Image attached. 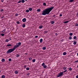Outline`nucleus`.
I'll list each match as a JSON object with an SVG mask.
<instances>
[{
  "instance_id": "1",
  "label": "nucleus",
  "mask_w": 78,
  "mask_h": 78,
  "mask_svg": "<svg viewBox=\"0 0 78 78\" xmlns=\"http://www.w3.org/2000/svg\"><path fill=\"white\" fill-rule=\"evenodd\" d=\"M54 8V6H52L49 8L46 9L45 10H44L42 13V15L45 16L46 14H49L51 11Z\"/></svg>"
},
{
  "instance_id": "2",
  "label": "nucleus",
  "mask_w": 78,
  "mask_h": 78,
  "mask_svg": "<svg viewBox=\"0 0 78 78\" xmlns=\"http://www.w3.org/2000/svg\"><path fill=\"white\" fill-rule=\"evenodd\" d=\"M16 45L15 46L13 47V50H14V51H15V50H16V48H18L19 47H20V45H21V43L20 42H19V43H16Z\"/></svg>"
},
{
  "instance_id": "3",
  "label": "nucleus",
  "mask_w": 78,
  "mask_h": 78,
  "mask_svg": "<svg viewBox=\"0 0 78 78\" xmlns=\"http://www.w3.org/2000/svg\"><path fill=\"white\" fill-rule=\"evenodd\" d=\"M14 51V49H10L8 50V51L6 52V53L8 54V53H12V51Z\"/></svg>"
},
{
  "instance_id": "4",
  "label": "nucleus",
  "mask_w": 78,
  "mask_h": 78,
  "mask_svg": "<svg viewBox=\"0 0 78 78\" xmlns=\"http://www.w3.org/2000/svg\"><path fill=\"white\" fill-rule=\"evenodd\" d=\"M63 75V72H61L57 75V77H61V76Z\"/></svg>"
},
{
  "instance_id": "5",
  "label": "nucleus",
  "mask_w": 78,
  "mask_h": 78,
  "mask_svg": "<svg viewBox=\"0 0 78 78\" xmlns=\"http://www.w3.org/2000/svg\"><path fill=\"white\" fill-rule=\"evenodd\" d=\"M26 20H27V19L25 18H23L22 20V21L23 22H25Z\"/></svg>"
},
{
  "instance_id": "6",
  "label": "nucleus",
  "mask_w": 78,
  "mask_h": 78,
  "mask_svg": "<svg viewBox=\"0 0 78 78\" xmlns=\"http://www.w3.org/2000/svg\"><path fill=\"white\" fill-rule=\"evenodd\" d=\"M42 28H43V26L41 25L39 27V29H41Z\"/></svg>"
},
{
  "instance_id": "7",
  "label": "nucleus",
  "mask_w": 78,
  "mask_h": 78,
  "mask_svg": "<svg viewBox=\"0 0 78 78\" xmlns=\"http://www.w3.org/2000/svg\"><path fill=\"white\" fill-rule=\"evenodd\" d=\"M10 46H12V44H7V47H10Z\"/></svg>"
},
{
  "instance_id": "8",
  "label": "nucleus",
  "mask_w": 78,
  "mask_h": 78,
  "mask_svg": "<svg viewBox=\"0 0 78 78\" xmlns=\"http://www.w3.org/2000/svg\"><path fill=\"white\" fill-rule=\"evenodd\" d=\"M14 73L15 74H18L19 72L17 70H16L15 71Z\"/></svg>"
},
{
  "instance_id": "9",
  "label": "nucleus",
  "mask_w": 78,
  "mask_h": 78,
  "mask_svg": "<svg viewBox=\"0 0 78 78\" xmlns=\"http://www.w3.org/2000/svg\"><path fill=\"white\" fill-rule=\"evenodd\" d=\"M16 58H18V57H19V56H20V55L19 54H17L16 55Z\"/></svg>"
},
{
  "instance_id": "10",
  "label": "nucleus",
  "mask_w": 78,
  "mask_h": 78,
  "mask_svg": "<svg viewBox=\"0 0 78 78\" xmlns=\"http://www.w3.org/2000/svg\"><path fill=\"white\" fill-rule=\"evenodd\" d=\"M42 41H43V39L42 38L40 40V42L42 43Z\"/></svg>"
},
{
  "instance_id": "11",
  "label": "nucleus",
  "mask_w": 78,
  "mask_h": 78,
  "mask_svg": "<svg viewBox=\"0 0 78 78\" xmlns=\"http://www.w3.org/2000/svg\"><path fill=\"white\" fill-rule=\"evenodd\" d=\"M68 70H69V71H72V69L71 68H69Z\"/></svg>"
},
{
  "instance_id": "12",
  "label": "nucleus",
  "mask_w": 78,
  "mask_h": 78,
  "mask_svg": "<svg viewBox=\"0 0 78 78\" xmlns=\"http://www.w3.org/2000/svg\"><path fill=\"white\" fill-rule=\"evenodd\" d=\"M51 24H53L54 23H55V21H51Z\"/></svg>"
},
{
  "instance_id": "13",
  "label": "nucleus",
  "mask_w": 78,
  "mask_h": 78,
  "mask_svg": "<svg viewBox=\"0 0 78 78\" xmlns=\"http://www.w3.org/2000/svg\"><path fill=\"white\" fill-rule=\"evenodd\" d=\"M63 55H67V53L66 52H64L63 53Z\"/></svg>"
},
{
  "instance_id": "14",
  "label": "nucleus",
  "mask_w": 78,
  "mask_h": 78,
  "mask_svg": "<svg viewBox=\"0 0 78 78\" xmlns=\"http://www.w3.org/2000/svg\"><path fill=\"white\" fill-rule=\"evenodd\" d=\"M73 44L74 45H76V41H74Z\"/></svg>"
},
{
  "instance_id": "15",
  "label": "nucleus",
  "mask_w": 78,
  "mask_h": 78,
  "mask_svg": "<svg viewBox=\"0 0 78 78\" xmlns=\"http://www.w3.org/2000/svg\"><path fill=\"white\" fill-rule=\"evenodd\" d=\"M42 50H46V47H43L42 48Z\"/></svg>"
},
{
  "instance_id": "16",
  "label": "nucleus",
  "mask_w": 78,
  "mask_h": 78,
  "mask_svg": "<svg viewBox=\"0 0 78 78\" xmlns=\"http://www.w3.org/2000/svg\"><path fill=\"white\" fill-rule=\"evenodd\" d=\"M5 60L4 58H2V62H5Z\"/></svg>"
},
{
  "instance_id": "17",
  "label": "nucleus",
  "mask_w": 78,
  "mask_h": 78,
  "mask_svg": "<svg viewBox=\"0 0 78 78\" xmlns=\"http://www.w3.org/2000/svg\"><path fill=\"white\" fill-rule=\"evenodd\" d=\"M22 2V1L21 0H20L19 1V2H17V3H20Z\"/></svg>"
},
{
  "instance_id": "18",
  "label": "nucleus",
  "mask_w": 78,
  "mask_h": 78,
  "mask_svg": "<svg viewBox=\"0 0 78 78\" xmlns=\"http://www.w3.org/2000/svg\"><path fill=\"white\" fill-rule=\"evenodd\" d=\"M22 27L23 28H25V24H23V25Z\"/></svg>"
},
{
  "instance_id": "19",
  "label": "nucleus",
  "mask_w": 78,
  "mask_h": 78,
  "mask_svg": "<svg viewBox=\"0 0 78 78\" xmlns=\"http://www.w3.org/2000/svg\"><path fill=\"white\" fill-rule=\"evenodd\" d=\"M35 61H36V59H34L32 60V62H35Z\"/></svg>"
},
{
  "instance_id": "20",
  "label": "nucleus",
  "mask_w": 78,
  "mask_h": 78,
  "mask_svg": "<svg viewBox=\"0 0 78 78\" xmlns=\"http://www.w3.org/2000/svg\"><path fill=\"white\" fill-rule=\"evenodd\" d=\"M37 12H39V11H41V9H38L37 10Z\"/></svg>"
},
{
  "instance_id": "21",
  "label": "nucleus",
  "mask_w": 78,
  "mask_h": 78,
  "mask_svg": "<svg viewBox=\"0 0 78 78\" xmlns=\"http://www.w3.org/2000/svg\"><path fill=\"white\" fill-rule=\"evenodd\" d=\"M69 39H70V40H71V39H72V37L71 36H70L69 37Z\"/></svg>"
},
{
  "instance_id": "22",
  "label": "nucleus",
  "mask_w": 78,
  "mask_h": 78,
  "mask_svg": "<svg viewBox=\"0 0 78 78\" xmlns=\"http://www.w3.org/2000/svg\"><path fill=\"white\" fill-rule=\"evenodd\" d=\"M45 64L44 63H43L42 64V66H43V67H44V66H45Z\"/></svg>"
},
{
  "instance_id": "23",
  "label": "nucleus",
  "mask_w": 78,
  "mask_h": 78,
  "mask_svg": "<svg viewBox=\"0 0 78 78\" xmlns=\"http://www.w3.org/2000/svg\"><path fill=\"white\" fill-rule=\"evenodd\" d=\"M63 69L65 70L66 69H67V67H63Z\"/></svg>"
},
{
  "instance_id": "24",
  "label": "nucleus",
  "mask_w": 78,
  "mask_h": 78,
  "mask_svg": "<svg viewBox=\"0 0 78 78\" xmlns=\"http://www.w3.org/2000/svg\"><path fill=\"white\" fill-rule=\"evenodd\" d=\"M74 1V0H69V2H71V3H72Z\"/></svg>"
},
{
  "instance_id": "25",
  "label": "nucleus",
  "mask_w": 78,
  "mask_h": 78,
  "mask_svg": "<svg viewBox=\"0 0 78 78\" xmlns=\"http://www.w3.org/2000/svg\"><path fill=\"white\" fill-rule=\"evenodd\" d=\"M73 39H76V36H74Z\"/></svg>"
},
{
  "instance_id": "26",
  "label": "nucleus",
  "mask_w": 78,
  "mask_h": 78,
  "mask_svg": "<svg viewBox=\"0 0 78 78\" xmlns=\"http://www.w3.org/2000/svg\"><path fill=\"white\" fill-rule=\"evenodd\" d=\"M43 68H44V69L47 68V66L45 65L44 66H43Z\"/></svg>"
},
{
  "instance_id": "27",
  "label": "nucleus",
  "mask_w": 78,
  "mask_h": 78,
  "mask_svg": "<svg viewBox=\"0 0 78 78\" xmlns=\"http://www.w3.org/2000/svg\"><path fill=\"white\" fill-rule=\"evenodd\" d=\"M5 42H9V40L8 39H6L5 40Z\"/></svg>"
},
{
  "instance_id": "28",
  "label": "nucleus",
  "mask_w": 78,
  "mask_h": 78,
  "mask_svg": "<svg viewBox=\"0 0 78 78\" xmlns=\"http://www.w3.org/2000/svg\"><path fill=\"white\" fill-rule=\"evenodd\" d=\"M5 78V75H2L1 77V78Z\"/></svg>"
},
{
  "instance_id": "29",
  "label": "nucleus",
  "mask_w": 78,
  "mask_h": 78,
  "mask_svg": "<svg viewBox=\"0 0 78 78\" xmlns=\"http://www.w3.org/2000/svg\"><path fill=\"white\" fill-rule=\"evenodd\" d=\"M32 8H30L29 9V11H31L32 10Z\"/></svg>"
},
{
  "instance_id": "30",
  "label": "nucleus",
  "mask_w": 78,
  "mask_h": 78,
  "mask_svg": "<svg viewBox=\"0 0 78 78\" xmlns=\"http://www.w3.org/2000/svg\"><path fill=\"white\" fill-rule=\"evenodd\" d=\"M69 35L70 36H72L73 35V33H69Z\"/></svg>"
},
{
  "instance_id": "31",
  "label": "nucleus",
  "mask_w": 78,
  "mask_h": 78,
  "mask_svg": "<svg viewBox=\"0 0 78 78\" xmlns=\"http://www.w3.org/2000/svg\"><path fill=\"white\" fill-rule=\"evenodd\" d=\"M25 1L24 0H22V1H21V2H22V3H25Z\"/></svg>"
},
{
  "instance_id": "32",
  "label": "nucleus",
  "mask_w": 78,
  "mask_h": 78,
  "mask_svg": "<svg viewBox=\"0 0 78 78\" xmlns=\"http://www.w3.org/2000/svg\"><path fill=\"white\" fill-rule=\"evenodd\" d=\"M26 70H30V68L28 67L27 68H26Z\"/></svg>"
},
{
  "instance_id": "33",
  "label": "nucleus",
  "mask_w": 78,
  "mask_h": 78,
  "mask_svg": "<svg viewBox=\"0 0 78 78\" xmlns=\"http://www.w3.org/2000/svg\"><path fill=\"white\" fill-rule=\"evenodd\" d=\"M1 36H5V34H1Z\"/></svg>"
},
{
  "instance_id": "34",
  "label": "nucleus",
  "mask_w": 78,
  "mask_h": 78,
  "mask_svg": "<svg viewBox=\"0 0 78 78\" xmlns=\"http://www.w3.org/2000/svg\"><path fill=\"white\" fill-rule=\"evenodd\" d=\"M16 23H17V24H19L20 23H19V22L18 21H16Z\"/></svg>"
},
{
  "instance_id": "35",
  "label": "nucleus",
  "mask_w": 78,
  "mask_h": 78,
  "mask_svg": "<svg viewBox=\"0 0 78 78\" xmlns=\"http://www.w3.org/2000/svg\"><path fill=\"white\" fill-rule=\"evenodd\" d=\"M29 10H28V9H27V10H26V12H29Z\"/></svg>"
},
{
  "instance_id": "36",
  "label": "nucleus",
  "mask_w": 78,
  "mask_h": 78,
  "mask_svg": "<svg viewBox=\"0 0 78 78\" xmlns=\"http://www.w3.org/2000/svg\"><path fill=\"white\" fill-rule=\"evenodd\" d=\"M43 5L44 6H46V3L44 2L43 3Z\"/></svg>"
},
{
  "instance_id": "37",
  "label": "nucleus",
  "mask_w": 78,
  "mask_h": 78,
  "mask_svg": "<svg viewBox=\"0 0 78 78\" xmlns=\"http://www.w3.org/2000/svg\"><path fill=\"white\" fill-rule=\"evenodd\" d=\"M12 61V60L11 59V58H9V61Z\"/></svg>"
},
{
  "instance_id": "38",
  "label": "nucleus",
  "mask_w": 78,
  "mask_h": 78,
  "mask_svg": "<svg viewBox=\"0 0 78 78\" xmlns=\"http://www.w3.org/2000/svg\"><path fill=\"white\" fill-rule=\"evenodd\" d=\"M75 26L76 27H78V23H76L75 24Z\"/></svg>"
},
{
  "instance_id": "39",
  "label": "nucleus",
  "mask_w": 78,
  "mask_h": 78,
  "mask_svg": "<svg viewBox=\"0 0 78 78\" xmlns=\"http://www.w3.org/2000/svg\"><path fill=\"white\" fill-rule=\"evenodd\" d=\"M69 21H66L64 22V23H68V22H69Z\"/></svg>"
},
{
  "instance_id": "40",
  "label": "nucleus",
  "mask_w": 78,
  "mask_h": 78,
  "mask_svg": "<svg viewBox=\"0 0 78 78\" xmlns=\"http://www.w3.org/2000/svg\"><path fill=\"white\" fill-rule=\"evenodd\" d=\"M62 15L61 14H60L59 15L60 17H62Z\"/></svg>"
},
{
  "instance_id": "41",
  "label": "nucleus",
  "mask_w": 78,
  "mask_h": 78,
  "mask_svg": "<svg viewBox=\"0 0 78 78\" xmlns=\"http://www.w3.org/2000/svg\"><path fill=\"white\" fill-rule=\"evenodd\" d=\"M30 75V73H28L27 74V76H29Z\"/></svg>"
},
{
  "instance_id": "42",
  "label": "nucleus",
  "mask_w": 78,
  "mask_h": 78,
  "mask_svg": "<svg viewBox=\"0 0 78 78\" xmlns=\"http://www.w3.org/2000/svg\"><path fill=\"white\" fill-rule=\"evenodd\" d=\"M44 32H45V33H46V34H47V33H48V31H44Z\"/></svg>"
},
{
  "instance_id": "43",
  "label": "nucleus",
  "mask_w": 78,
  "mask_h": 78,
  "mask_svg": "<svg viewBox=\"0 0 78 78\" xmlns=\"http://www.w3.org/2000/svg\"><path fill=\"white\" fill-rule=\"evenodd\" d=\"M1 12H2V11H3V9H1V10H0Z\"/></svg>"
},
{
  "instance_id": "44",
  "label": "nucleus",
  "mask_w": 78,
  "mask_h": 78,
  "mask_svg": "<svg viewBox=\"0 0 78 78\" xmlns=\"http://www.w3.org/2000/svg\"><path fill=\"white\" fill-rule=\"evenodd\" d=\"M75 62H77V63H78V60L76 61L75 62H74V63H75Z\"/></svg>"
},
{
  "instance_id": "45",
  "label": "nucleus",
  "mask_w": 78,
  "mask_h": 78,
  "mask_svg": "<svg viewBox=\"0 0 78 78\" xmlns=\"http://www.w3.org/2000/svg\"><path fill=\"white\" fill-rule=\"evenodd\" d=\"M67 70H65L63 72H63H64V73H65V72H67Z\"/></svg>"
},
{
  "instance_id": "46",
  "label": "nucleus",
  "mask_w": 78,
  "mask_h": 78,
  "mask_svg": "<svg viewBox=\"0 0 78 78\" xmlns=\"http://www.w3.org/2000/svg\"><path fill=\"white\" fill-rule=\"evenodd\" d=\"M29 60H32V58H30L29 59Z\"/></svg>"
},
{
  "instance_id": "47",
  "label": "nucleus",
  "mask_w": 78,
  "mask_h": 78,
  "mask_svg": "<svg viewBox=\"0 0 78 78\" xmlns=\"http://www.w3.org/2000/svg\"><path fill=\"white\" fill-rule=\"evenodd\" d=\"M18 15L19 14H15V16H18Z\"/></svg>"
},
{
  "instance_id": "48",
  "label": "nucleus",
  "mask_w": 78,
  "mask_h": 78,
  "mask_svg": "<svg viewBox=\"0 0 78 78\" xmlns=\"http://www.w3.org/2000/svg\"><path fill=\"white\" fill-rule=\"evenodd\" d=\"M35 38H37V37H38V36H35Z\"/></svg>"
},
{
  "instance_id": "49",
  "label": "nucleus",
  "mask_w": 78,
  "mask_h": 78,
  "mask_svg": "<svg viewBox=\"0 0 78 78\" xmlns=\"http://www.w3.org/2000/svg\"><path fill=\"white\" fill-rule=\"evenodd\" d=\"M1 2H2V3H3V2H4V0H2L1 1Z\"/></svg>"
},
{
  "instance_id": "50",
  "label": "nucleus",
  "mask_w": 78,
  "mask_h": 78,
  "mask_svg": "<svg viewBox=\"0 0 78 78\" xmlns=\"http://www.w3.org/2000/svg\"><path fill=\"white\" fill-rule=\"evenodd\" d=\"M55 34L56 36H58V34L57 33H56Z\"/></svg>"
},
{
  "instance_id": "51",
  "label": "nucleus",
  "mask_w": 78,
  "mask_h": 78,
  "mask_svg": "<svg viewBox=\"0 0 78 78\" xmlns=\"http://www.w3.org/2000/svg\"><path fill=\"white\" fill-rule=\"evenodd\" d=\"M76 78H78V75H77V76H76Z\"/></svg>"
},
{
  "instance_id": "52",
  "label": "nucleus",
  "mask_w": 78,
  "mask_h": 78,
  "mask_svg": "<svg viewBox=\"0 0 78 78\" xmlns=\"http://www.w3.org/2000/svg\"><path fill=\"white\" fill-rule=\"evenodd\" d=\"M24 67L25 68L26 67H27V66L26 65H25L24 66Z\"/></svg>"
},
{
  "instance_id": "53",
  "label": "nucleus",
  "mask_w": 78,
  "mask_h": 78,
  "mask_svg": "<svg viewBox=\"0 0 78 78\" xmlns=\"http://www.w3.org/2000/svg\"><path fill=\"white\" fill-rule=\"evenodd\" d=\"M3 31H4V32H5L6 31V30H3Z\"/></svg>"
},
{
  "instance_id": "54",
  "label": "nucleus",
  "mask_w": 78,
  "mask_h": 78,
  "mask_svg": "<svg viewBox=\"0 0 78 78\" xmlns=\"http://www.w3.org/2000/svg\"><path fill=\"white\" fill-rule=\"evenodd\" d=\"M77 17H78V12L76 14Z\"/></svg>"
},
{
  "instance_id": "55",
  "label": "nucleus",
  "mask_w": 78,
  "mask_h": 78,
  "mask_svg": "<svg viewBox=\"0 0 78 78\" xmlns=\"http://www.w3.org/2000/svg\"><path fill=\"white\" fill-rule=\"evenodd\" d=\"M77 56H78V52L77 54Z\"/></svg>"
},
{
  "instance_id": "56",
  "label": "nucleus",
  "mask_w": 78,
  "mask_h": 78,
  "mask_svg": "<svg viewBox=\"0 0 78 78\" xmlns=\"http://www.w3.org/2000/svg\"><path fill=\"white\" fill-rule=\"evenodd\" d=\"M55 16H56V15H55L53 16V17H55Z\"/></svg>"
},
{
  "instance_id": "57",
  "label": "nucleus",
  "mask_w": 78,
  "mask_h": 78,
  "mask_svg": "<svg viewBox=\"0 0 78 78\" xmlns=\"http://www.w3.org/2000/svg\"><path fill=\"white\" fill-rule=\"evenodd\" d=\"M25 55H27V53H25Z\"/></svg>"
},
{
  "instance_id": "58",
  "label": "nucleus",
  "mask_w": 78,
  "mask_h": 78,
  "mask_svg": "<svg viewBox=\"0 0 78 78\" xmlns=\"http://www.w3.org/2000/svg\"><path fill=\"white\" fill-rule=\"evenodd\" d=\"M2 33H4V32H3V31H2Z\"/></svg>"
},
{
  "instance_id": "59",
  "label": "nucleus",
  "mask_w": 78,
  "mask_h": 78,
  "mask_svg": "<svg viewBox=\"0 0 78 78\" xmlns=\"http://www.w3.org/2000/svg\"><path fill=\"white\" fill-rule=\"evenodd\" d=\"M77 66V67H78V65Z\"/></svg>"
},
{
  "instance_id": "60",
  "label": "nucleus",
  "mask_w": 78,
  "mask_h": 78,
  "mask_svg": "<svg viewBox=\"0 0 78 78\" xmlns=\"http://www.w3.org/2000/svg\"><path fill=\"white\" fill-rule=\"evenodd\" d=\"M25 0V1H27V0Z\"/></svg>"
},
{
  "instance_id": "61",
  "label": "nucleus",
  "mask_w": 78,
  "mask_h": 78,
  "mask_svg": "<svg viewBox=\"0 0 78 78\" xmlns=\"http://www.w3.org/2000/svg\"><path fill=\"white\" fill-rule=\"evenodd\" d=\"M0 72H1V71L0 70Z\"/></svg>"
}]
</instances>
